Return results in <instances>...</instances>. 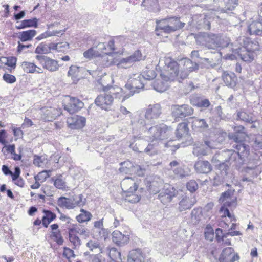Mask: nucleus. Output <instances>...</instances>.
<instances>
[{"mask_svg": "<svg viewBox=\"0 0 262 262\" xmlns=\"http://www.w3.org/2000/svg\"><path fill=\"white\" fill-rule=\"evenodd\" d=\"M245 128L243 126H238L235 127V133L233 134L231 138L235 142L233 145L236 150H228V155L229 156V161L232 165L239 167L246 163L248 160L249 154V146L243 142V139L239 137V134L244 133Z\"/></svg>", "mask_w": 262, "mask_h": 262, "instance_id": "f257e3e1", "label": "nucleus"}, {"mask_svg": "<svg viewBox=\"0 0 262 262\" xmlns=\"http://www.w3.org/2000/svg\"><path fill=\"white\" fill-rule=\"evenodd\" d=\"M259 49V45L257 41L246 38L244 40V46L235 49V53L243 61L250 62L254 59L255 52Z\"/></svg>", "mask_w": 262, "mask_h": 262, "instance_id": "f03ea898", "label": "nucleus"}, {"mask_svg": "<svg viewBox=\"0 0 262 262\" xmlns=\"http://www.w3.org/2000/svg\"><path fill=\"white\" fill-rule=\"evenodd\" d=\"M147 133L148 134L151 142L167 139L171 131L170 127L162 123L150 127L147 126Z\"/></svg>", "mask_w": 262, "mask_h": 262, "instance_id": "7ed1b4c3", "label": "nucleus"}, {"mask_svg": "<svg viewBox=\"0 0 262 262\" xmlns=\"http://www.w3.org/2000/svg\"><path fill=\"white\" fill-rule=\"evenodd\" d=\"M165 67L160 74L162 80L166 81L176 80L179 71V64L177 61L170 57L165 59Z\"/></svg>", "mask_w": 262, "mask_h": 262, "instance_id": "20e7f679", "label": "nucleus"}, {"mask_svg": "<svg viewBox=\"0 0 262 262\" xmlns=\"http://www.w3.org/2000/svg\"><path fill=\"white\" fill-rule=\"evenodd\" d=\"M193 108L187 104L174 105L172 106V115L178 121L179 119L188 117L193 113Z\"/></svg>", "mask_w": 262, "mask_h": 262, "instance_id": "39448f33", "label": "nucleus"}, {"mask_svg": "<svg viewBox=\"0 0 262 262\" xmlns=\"http://www.w3.org/2000/svg\"><path fill=\"white\" fill-rule=\"evenodd\" d=\"M251 164L252 162L247 163V166L244 170L245 174L242 177V181L253 182V179L261 172V168L258 166L257 162L254 167H251Z\"/></svg>", "mask_w": 262, "mask_h": 262, "instance_id": "423d86ee", "label": "nucleus"}, {"mask_svg": "<svg viewBox=\"0 0 262 262\" xmlns=\"http://www.w3.org/2000/svg\"><path fill=\"white\" fill-rule=\"evenodd\" d=\"M35 58L44 69L51 72L56 71L59 69V65L58 61L47 56L37 55Z\"/></svg>", "mask_w": 262, "mask_h": 262, "instance_id": "0eeeda50", "label": "nucleus"}, {"mask_svg": "<svg viewBox=\"0 0 262 262\" xmlns=\"http://www.w3.org/2000/svg\"><path fill=\"white\" fill-rule=\"evenodd\" d=\"M161 113V107L160 104H150L146 110L144 116L146 121L151 123V124H154V120L158 119Z\"/></svg>", "mask_w": 262, "mask_h": 262, "instance_id": "6e6552de", "label": "nucleus"}, {"mask_svg": "<svg viewBox=\"0 0 262 262\" xmlns=\"http://www.w3.org/2000/svg\"><path fill=\"white\" fill-rule=\"evenodd\" d=\"M141 75H138L137 77L131 78L125 85V90L126 89L129 92L134 91V95L139 93L144 88V84L141 80Z\"/></svg>", "mask_w": 262, "mask_h": 262, "instance_id": "1a4fd4ad", "label": "nucleus"}, {"mask_svg": "<svg viewBox=\"0 0 262 262\" xmlns=\"http://www.w3.org/2000/svg\"><path fill=\"white\" fill-rule=\"evenodd\" d=\"M114 97L112 95L104 94L98 96L95 100L96 105L101 108L108 110L113 104Z\"/></svg>", "mask_w": 262, "mask_h": 262, "instance_id": "9d476101", "label": "nucleus"}, {"mask_svg": "<svg viewBox=\"0 0 262 262\" xmlns=\"http://www.w3.org/2000/svg\"><path fill=\"white\" fill-rule=\"evenodd\" d=\"M199 41L209 49H216L217 39V34L204 33L199 38Z\"/></svg>", "mask_w": 262, "mask_h": 262, "instance_id": "9b49d317", "label": "nucleus"}, {"mask_svg": "<svg viewBox=\"0 0 262 262\" xmlns=\"http://www.w3.org/2000/svg\"><path fill=\"white\" fill-rule=\"evenodd\" d=\"M239 258L238 254L234 253L233 248L227 247L223 250L219 260L220 262H235Z\"/></svg>", "mask_w": 262, "mask_h": 262, "instance_id": "f8f14e48", "label": "nucleus"}, {"mask_svg": "<svg viewBox=\"0 0 262 262\" xmlns=\"http://www.w3.org/2000/svg\"><path fill=\"white\" fill-rule=\"evenodd\" d=\"M96 64L100 68L108 67L111 66L115 64L116 62L112 54L110 53H105L102 55H98L95 59Z\"/></svg>", "mask_w": 262, "mask_h": 262, "instance_id": "ddd939ff", "label": "nucleus"}, {"mask_svg": "<svg viewBox=\"0 0 262 262\" xmlns=\"http://www.w3.org/2000/svg\"><path fill=\"white\" fill-rule=\"evenodd\" d=\"M84 106L82 101L75 97H70L69 102L64 105V109L70 114L80 110Z\"/></svg>", "mask_w": 262, "mask_h": 262, "instance_id": "4468645a", "label": "nucleus"}, {"mask_svg": "<svg viewBox=\"0 0 262 262\" xmlns=\"http://www.w3.org/2000/svg\"><path fill=\"white\" fill-rule=\"evenodd\" d=\"M193 27L198 30H209L213 17H191Z\"/></svg>", "mask_w": 262, "mask_h": 262, "instance_id": "2eb2a0df", "label": "nucleus"}, {"mask_svg": "<svg viewBox=\"0 0 262 262\" xmlns=\"http://www.w3.org/2000/svg\"><path fill=\"white\" fill-rule=\"evenodd\" d=\"M122 190L125 193L135 192L138 188V185L134 179L131 177H126L120 183Z\"/></svg>", "mask_w": 262, "mask_h": 262, "instance_id": "dca6fc26", "label": "nucleus"}, {"mask_svg": "<svg viewBox=\"0 0 262 262\" xmlns=\"http://www.w3.org/2000/svg\"><path fill=\"white\" fill-rule=\"evenodd\" d=\"M175 195L176 192L174 188L168 186L167 188L165 187L163 190L160 192L158 197L161 202L165 204L170 202Z\"/></svg>", "mask_w": 262, "mask_h": 262, "instance_id": "f3484780", "label": "nucleus"}, {"mask_svg": "<svg viewBox=\"0 0 262 262\" xmlns=\"http://www.w3.org/2000/svg\"><path fill=\"white\" fill-rule=\"evenodd\" d=\"M86 122V119L82 116L75 115L68 118L67 123L70 128L73 129H81L83 128Z\"/></svg>", "mask_w": 262, "mask_h": 262, "instance_id": "a211bd4d", "label": "nucleus"}, {"mask_svg": "<svg viewBox=\"0 0 262 262\" xmlns=\"http://www.w3.org/2000/svg\"><path fill=\"white\" fill-rule=\"evenodd\" d=\"M145 254L142 252L141 249L137 248L130 250L128 255L127 262H144Z\"/></svg>", "mask_w": 262, "mask_h": 262, "instance_id": "6ab92c4d", "label": "nucleus"}, {"mask_svg": "<svg viewBox=\"0 0 262 262\" xmlns=\"http://www.w3.org/2000/svg\"><path fill=\"white\" fill-rule=\"evenodd\" d=\"M196 200L194 196L190 197L184 196L180 201L178 206V210L180 212L190 209L196 203Z\"/></svg>", "mask_w": 262, "mask_h": 262, "instance_id": "aec40b11", "label": "nucleus"}, {"mask_svg": "<svg viewBox=\"0 0 262 262\" xmlns=\"http://www.w3.org/2000/svg\"><path fill=\"white\" fill-rule=\"evenodd\" d=\"M237 119L246 123L252 124L256 121L254 115L252 113L244 109L237 111Z\"/></svg>", "mask_w": 262, "mask_h": 262, "instance_id": "412c9836", "label": "nucleus"}, {"mask_svg": "<svg viewBox=\"0 0 262 262\" xmlns=\"http://www.w3.org/2000/svg\"><path fill=\"white\" fill-rule=\"evenodd\" d=\"M111 93L114 98L118 99H122V102L134 95V91L129 92L127 89L125 90V86L123 88H118L116 92Z\"/></svg>", "mask_w": 262, "mask_h": 262, "instance_id": "4be33fe9", "label": "nucleus"}, {"mask_svg": "<svg viewBox=\"0 0 262 262\" xmlns=\"http://www.w3.org/2000/svg\"><path fill=\"white\" fill-rule=\"evenodd\" d=\"M194 168L200 173H208L212 170L210 163L207 161H199L195 163Z\"/></svg>", "mask_w": 262, "mask_h": 262, "instance_id": "5701e85b", "label": "nucleus"}, {"mask_svg": "<svg viewBox=\"0 0 262 262\" xmlns=\"http://www.w3.org/2000/svg\"><path fill=\"white\" fill-rule=\"evenodd\" d=\"M142 5L151 12L157 13L160 10L159 0H143Z\"/></svg>", "mask_w": 262, "mask_h": 262, "instance_id": "b1692460", "label": "nucleus"}, {"mask_svg": "<svg viewBox=\"0 0 262 262\" xmlns=\"http://www.w3.org/2000/svg\"><path fill=\"white\" fill-rule=\"evenodd\" d=\"M223 80L227 86L233 88L236 85L237 77L231 72H224L222 76Z\"/></svg>", "mask_w": 262, "mask_h": 262, "instance_id": "393cba45", "label": "nucleus"}, {"mask_svg": "<svg viewBox=\"0 0 262 262\" xmlns=\"http://www.w3.org/2000/svg\"><path fill=\"white\" fill-rule=\"evenodd\" d=\"M38 26V19L36 17L32 19H25L21 21H17L15 25L17 29H22L27 27L36 28Z\"/></svg>", "mask_w": 262, "mask_h": 262, "instance_id": "a878e982", "label": "nucleus"}, {"mask_svg": "<svg viewBox=\"0 0 262 262\" xmlns=\"http://www.w3.org/2000/svg\"><path fill=\"white\" fill-rule=\"evenodd\" d=\"M112 240L117 245L121 246L122 244L126 243L129 240V238L119 231L115 230L112 233Z\"/></svg>", "mask_w": 262, "mask_h": 262, "instance_id": "bb28decb", "label": "nucleus"}, {"mask_svg": "<svg viewBox=\"0 0 262 262\" xmlns=\"http://www.w3.org/2000/svg\"><path fill=\"white\" fill-rule=\"evenodd\" d=\"M181 62L183 64L184 69L189 73L199 70V64L188 58H186L182 59Z\"/></svg>", "mask_w": 262, "mask_h": 262, "instance_id": "cd10ccee", "label": "nucleus"}, {"mask_svg": "<svg viewBox=\"0 0 262 262\" xmlns=\"http://www.w3.org/2000/svg\"><path fill=\"white\" fill-rule=\"evenodd\" d=\"M42 212L44 215L42 218V224L44 227L47 228L50 223L56 219V215L49 210L43 209Z\"/></svg>", "mask_w": 262, "mask_h": 262, "instance_id": "c85d7f7f", "label": "nucleus"}, {"mask_svg": "<svg viewBox=\"0 0 262 262\" xmlns=\"http://www.w3.org/2000/svg\"><path fill=\"white\" fill-rule=\"evenodd\" d=\"M248 30L250 35H260L262 32V20L252 22L248 26Z\"/></svg>", "mask_w": 262, "mask_h": 262, "instance_id": "c756f323", "label": "nucleus"}, {"mask_svg": "<svg viewBox=\"0 0 262 262\" xmlns=\"http://www.w3.org/2000/svg\"><path fill=\"white\" fill-rule=\"evenodd\" d=\"M21 67L24 71L27 73H42V71L41 68L32 62L24 61L21 63Z\"/></svg>", "mask_w": 262, "mask_h": 262, "instance_id": "7c9ffc66", "label": "nucleus"}, {"mask_svg": "<svg viewBox=\"0 0 262 262\" xmlns=\"http://www.w3.org/2000/svg\"><path fill=\"white\" fill-rule=\"evenodd\" d=\"M192 153L194 156L201 157L208 155V151L203 143L195 142L193 145Z\"/></svg>", "mask_w": 262, "mask_h": 262, "instance_id": "2f4dec72", "label": "nucleus"}, {"mask_svg": "<svg viewBox=\"0 0 262 262\" xmlns=\"http://www.w3.org/2000/svg\"><path fill=\"white\" fill-rule=\"evenodd\" d=\"M179 18L180 17H174V18H171V23H174L173 26H165L164 27L159 25V26L162 28H164L168 32L175 31L178 29L183 28L185 26V23L181 22Z\"/></svg>", "mask_w": 262, "mask_h": 262, "instance_id": "473e14b6", "label": "nucleus"}, {"mask_svg": "<svg viewBox=\"0 0 262 262\" xmlns=\"http://www.w3.org/2000/svg\"><path fill=\"white\" fill-rule=\"evenodd\" d=\"M108 255V262H122L121 252L115 248L109 249Z\"/></svg>", "mask_w": 262, "mask_h": 262, "instance_id": "72a5a7b5", "label": "nucleus"}, {"mask_svg": "<svg viewBox=\"0 0 262 262\" xmlns=\"http://www.w3.org/2000/svg\"><path fill=\"white\" fill-rule=\"evenodd\" d=\"M189 132L188 124L186 122L180 123L178 124L176 131V135L178 139H180L186 136Z\"/></svg>", "mask_w": 262, "mask_h": 262, "instance_id": "f704fd0d", "label": "nucleus"}, {"mask_svg": "<svg viewBox=\"0 0 262 262\" xmlns=\"http://www.w3.org/2000/svg\"><path fill=\"white\" fill-rule=\"evenodd\" d=\"M121 167L119 169L121 173L124 174H132L135 165L130 161H125L120 163Z\"/></svg>", "mask_w": 262, "mask_h": 262, "instance_id": "c9c22d12", "label": "nucleus"}, {"mask_svg": "<svg viewBox=\"0 0 262 262\" xmlns=\"http://www.w3.org/2000/svg\"><path fill=\"white\" fill-rule=\"evenodd\" d=\"M220 2H224L225 8L221 9V12L229 14L228 11H231L234 9L235 7L238 5V0H219Z\"/></svg>", "mask_w": 262, "mask_h": 262, "instance_id": "e433bc0d", "label": "nucleus"}, {"mask_svg": "<svg viewBox=\"0 0 262 262\" xmlns=\"http://www.w3.org/2000/svg\"><path fill=\"white\" fill-rule=\"evenodd\" d=\"M57 204L59 206L66 208L68 209L74 208L73 200L71 198H67L64 196H61L57 200Z\"/></svg>", "mask_w": 262, "mask_h": 262, "instance_id": "4c0bfd02", "label": "nucleus"}, {"mask_svg": "<svg viewBox=\"0 0 262 262\" xmlns=\"http://www.w3.org/2000/svg\"><path fill=\"white\" fill-rule=\"evenodd\" d=\"M20 168L18 166L15 167L14 172L12 177V181L14 183L15 185L20 187H23L24 186L25 182L23 179L20 177Z\"/></svg>", "mask_w": 262, "mask_h": 262, "instance_id": "58836bf2", "label": "nucleus"}, {"mask_svg": "<svg viewBox=\"0 0 262 262\" xmlns=\"http://www.w3.org/2000/svg\"><path fill=\"white\" fill-rule=\"evenodd\" d=\"M191 103L198 107L207 108L211 106V103L208 99L204 98H197L191 99Z\"/></svg>", "mask_w": 262, "mask_h": 262, "instance_id": "ea45409f", "label": "nucleus"}, {"mask_svg": "<svg viewBox=\"0 0 262 262\" xmlns=\"http://www.w3.org/2000/svg\"><path fill=\"white\" fill-rule=\"evenodd\" d=\"M36 31L35 30H29L23 31L19 33L18 38L22 42L30 41L36 35Z\"/></svg>", "mask_w": 262, "mask_h": 262, "instance_id": "a19ab883", "label": "nucleus"}, {"mask_svg": "<svg viewBox=\"0 0 262 262\" xmlns=\"http://www.w3.org/2000/svg\"><path fill=\"white\" fill-rule=\"evenodd\" d=\"M168 81L163 80H156L153 83L154 90L159 92H163L165 91L168 87Z\"/></svg>", "mask_w": 262, "mask_h": 262, "instance_id": "79ce46f5", "label": "nucleus"}, {"mask_svg": "<svg viewBox=\"0 0 262 262\" xmlns=\"http://www.w3.org/2000/svg\"><path fill=\"white\" fill-rule=\"evenodd\" d=\"M68 237L72 248L78 249L81 245V241L77 235L68 232Z\"/></svg>", "mask_w": 262, "mask_h": 262, "instance_id": "37998d69", "label": "nucleus"}, {"mask_svg": "<svg viewBox=\"0 0 262 262\" xmlns=\"http://www.w3.org/2000/svg\"><path fill=\"white\" fill-rule=\"evenodd\" d=\"M227 155L228 157V158L226 160V162L222 163L220 164L219 165V169L220 171V174L223 177L226 176L228 173L229 166L227 163H229V164L230 166L233 167V165H231L229 161V156L228 155V151H227ZM234 167L235 168L238 169L241 168V166L239 167H236L235 166H234Z\"/></svg>", "mask_w": 262, "mask_h": 262, "instance_id": "c03bdc74", "label": "nucleus"}, {"mask_svg": "<svg viewBox=\"0 0 262 262\" xmlns=\"http://www.w3.org/2000/svg\"><path fill=\"white\" fill-rule=\"evenodd\" d=\"M48 46L49 49V53L51 50H56L58 52L62 51L63 49H68L69 48V45L67 42H59V43H53L50 42L48 43Z\"/></svg>", "mask_w": 262, "mask_h": 262, "instance_id": "a18cd8bd", "label": "nucleus"}, {"mask_svg": "<svg viewBox=\"0 0 262 262\" xmlns=\"http://www.w3.org/2000/svg\"><path fill=\"white\" fill-rule=\"evenodd\" d=\"M80 214L76 216L77 221L79 223L88 222L92 217V214L83 209H80Z\"/></svg>", "mask_w": 262, "mask_h": 262, "instance_id": "49530a36", "label": "nucleus"}, {"mask_svg": "<svg viewBox=\"0 0 262 262\" xmlns=\"http://www.w3.org/2000/svg\"><path fill=\"white\" fill-rule=\"evenodd\" d=\"M156 73L154 69H150L146 67L142 72L141 76L145 80H151L156 76Z\"/></svg>", "mask_w": 262, "mask_h": 262, "instance_id": "de8ad7c7", "label": "nucleus"}, {"mask_svg": "<svg viewBox=\"0 0 262 262\" xmlns=\"http://www.w3.org/2000/svg\"><path fill=\"white\" fill-rule=\"evenodd\" d=\"M97 46H95V43L93 44V46L90 49H89L88 50L84 52L83 55V56L87 59H92L94 57H96V58L97 57L98 55H99L98 51L95 50V49H97Z\"/></svg>", "mask_w": 262, "mask_h": 262, "instance_id": "09e8293b", "label": "nucleus"}, {"mask_svg": "<svg viewBox=\"0 0 262 262\" xmlns=\"http://www.w3.org/2000/svg\"><path fill=\"white\" fill-rule=\"evenodd\" d=\"M230 40L228 37L217 34L216 48H224L228 46Z\"/></svg>", "mask_w": 262, "mask_h": 262, "instance_id": "8fccbe9b", "label": "nucleus"}, {"mask_svg": "<svg viewBox=\"0 0 262 262\" xmlns=\"http://www.w3.org/2000/svg\"><path fill=\"white\" fill-rule=\"evenodd\" d=\"M73 203L74 204V208L77 206L78 207L83 206L86 202V198H84L83 195L81 194L77 195H75L72 199Z\"/></svg>", "mask_w": 262, "mask_h": 262, "instance_id": "3c124183", "label": "nucleus"}, {"mask_svg": "<svg viewBox=\"0 0 262 262\" xmlns=\"http://www.w3.org/2000/svg\"><path fill=\"white\" fill-rule=\"evenodd\" d=\"M65 32V29L63 30H59V31H46L45 32L41 34L40 35L36 37V39L38 40H40L42 39L46 38L49 36L58 35L59 34H62L63 32Z\"/></svg>", "mask_w": 262, "mask_h": 262, "instance_id": "603ef678", "label": "nucleus"}, {"mask_svg": "<svg viewBox=\"0 0 262 262\" xmlns=\"http://www.w3.org/2000/svg\"><path fill=\"white\" fill-rule=\"evenodd\" d=\"M35 53L36 54L42 55L49 53V49L48 43L41 42L39 43L35 49Z\"/></svg>", "mask_w": 262, "mask_h": 262, "instance_id": "864d4df0", "label": "nucleus"}, {"mask_svg": "<svg viewBox=\"0 0 262 262\" xmlns=\"http://www.w3.org/2000/svg\"><path fill=\"white\" fill-rule=\"evenodd\" d=\"M171 18H174V17H167L160 21L157 20V29L163 30L164 32L168 33L164 28L160 27L159 25L164 27L165 26H171L169 24L171 23Z\"/></svg>", "mask_w": 262, "mask_h": 262, "instance_id": "5fc2aeb1", "label": "nucleus"}, {"mask_svg": "<svg viewBox=\"0 0 262 262\" xmlns=\"http://www.w3.org/2000/svg\"><path fill=\"white\" fill-rule=\"evenodd\" d=\"M68 232L73 234H79L80 235H85L86 230L83 228H80L77 225H73L71 228L68 229Z\"/></svg>", "mask_w": 262, "mask_h": 262, "instance_id": "6e6d98bb", "label": "nucleus"}, {"mask_svg": "<svg viewBox=\"0 0 262 262\" xmlns=\"http://www.w3.org/2000/svg\"><path fill=\"white\" fill-rule=\"evenodd\" d=\"M135 192L126 193V200L132 203L138 202L141 199L140 195L135 193Z\"/></svg>", "mask_w": 262, "mask_h": 262, "instance_id": "4d7b16f0", "label": "nucleus"}, {"mask_svg": "<svg viewBox=\"0 0 262 262\" xmlns=\"http://www.w3.org/2000/svg\"><path fill=\"white\" fill-rule=\"evenodd\" d=\"M133 64L129 57H127L121 59L117 65L119 68L126 69L131 67Z\"/></svg>", "mask_w": 262, "mask_h": 262, "instance_id": "13d9d810", "label": "nucleus"}, {"mask_svg": "<svg viewBox=\"0 0 262 262\" xmlns=\"http://www.w3.org/2000/svg\"><path fill=\"white\" fill-rule=\"evenodd\" d=\"M82 67H78L77 66H71L70 67L69 70L68 72V76H71L72 77H77L78 73L82 70Z\"/></svg>", "mask_w": 262, "mask_h": 262, "instance_id": "bf43d9fd", "label": "nucleus"}, {"mask_svg": "<svg viewBox=\"0 0 262 262\" xmlns=\"http://www.w3.org/2000/svg\"><path fill=\"white\" fill-rule=\"evenodd\" d=\"M128 57L132 63L144 59L141 51L139 50L135 51L133 54Z\"/></svg>", "mask_w": 262, "mask_h": 262, "instance_id": "052dcab7", "label": "nucleus"}, {"mask_svg": "<svg viewBox=\"0 0 262 262\" xmlns=\"http://www.w3.org/2000/svg\"><path fill=\"white\" fill-rule=\"evenodd\" d=\"M193 125L196 127L206 129L208 127V125L206 120L204 119H196L193 122Z\"/></svg>", "mask_w": 262, "mask_h": 262, "instance_id": "680f3d73", "label": "nucleus"}, {"mask_svg": "<svg viewBox=\"0 0 262 262\" xmlns=\"http://www.w3.org/2000/svg\"><path fill=\"white\" fill-rule=\"evenodd\" d=\"M156 146V143H149L147 147L144 149V152L149 156L155 155L157 153V150Z\"/></svg>", "mask_w": 262, "mask_h": 262, "instance_id": "e2e57ef3", "label": "nucleus"}, {"mask_svg": "<svg viewBox=\"0 0 262 262\" xmlns=\"http://www.w3.org/2000/svg\"><path fill=\"white\" fill-rule=\"evenodd\" d=\"M189 74V73L185 70L184 68H181L180 71H178V76L176 78V80H177L179 82H182V81L186 79L188 75Z\"/></svg>", "mask_w": 262, "mask_h": 262, "instance_id": "0e129e2a", "label": "nucleus"}, {"mask_svg": "<svg viewBox=\"0 0 262 262\" xmlns=\"http://www.w3.org/2000/svg\"><path fill=\"white\" fill-rule=\"evenodd\" d=\"M86 246L91 251L98 249L101 253L102 252L100 243L97 241L90 240L86 243Z\"/></svg>", "mask_w": 262, "mask_h": 262, "instance_id": "69168bd1", "label": "nucleus"}, {"mask_svg": "<svg viewBox=\"0 0 262 262\" xmlns=\"http://www.w3.org/2000/svg\"><path fill=\"white\" fill-rule=\"evenodd\" d=\"M52 237L58 245H62L63 244V239L59 231H52Z\"/></svg>", "mask_w": 262, "mask_h": 262, "instance_id": "338daca9", "label": "nucleus"}, {"mask_svg": "<svg viewBox=\"0 0 262 262\" xmlns=\"http://www.w3.org/2000/svg\"><path fill=\"white\" fill-rule=\"evenodd\" d=\"M215 238L219 243L224 241V238L227 237V233H223L222 229L217 228L215 230Z\"/></svg>", "mask_w": 262, "mask_h": 262, "instance_id": "774afa93", "label": "nucleus"}]
</instances>
